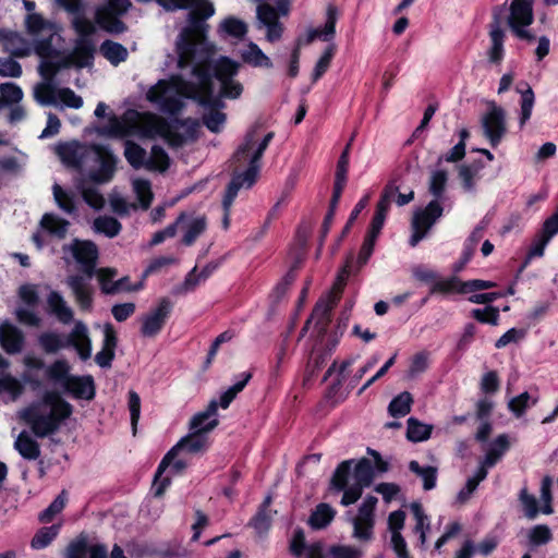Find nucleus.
Segmentation results:
<instances>
[{"label":"nucleus","mask_w":558,"mask_h":558,"mask_svg":"<svg viewBox=\"0 0 558 558\" xmlns=\"http://www.w3.org/2000/svg\"><path fill=\"white\" fill-rule=\"evenodd\" d=\"M168 11L189 9V25L182 29L177 40L180 68L191 66L193 81H184L179 75L160 80L151 86L146 98L166 113L179 112L186 99H195L206 105L211 95L208 63L215 53V46L207 40L208 25L204 20L215 14L214 4L208 0H156Z\"/></svg>","instance_id":"obj_1"},{"label":"nucleus","mask_w":558,"mask_h":558,"mask_svg":"<svg viewBox=\"0 0 558 558\" xmlns=\"http://www.w3.org/2000/svg\"><path fill=\"white\" fill-rule=\"evenodd\" d=\"M72 26L77 34L72 52L58 61L51 58L41 60L39 64L38 71L44 81L35 85L33 95L40 106L57 107L62 104L73 109H80L83 106L81 96L68 87L58 88L53 83L54 76L61 69L70 65L87 68L93 63L95 44L90 36L96 32L95 24L81 13H76L72 20Z\"/></svg>","instance_id":"obj_2"},{"label":"nucleus","mask_w":558,"mask_h":558,"mask_svg":"<svg viewBox=\"0 0 558 558\" xmlns=\"http://www.w3.org/2000/svg\"><path fill=\"white\" fill-rule=\"evenodd\" d=\"M198 123L193 119L177 120L172 124L149 112L126 110L121 117L111 114L106 125L98 129V134L108 137L137 135L153 138L163 137L172 147H180L196 137Z\"/></svg>","instance_id":"obj_3"},{"label":"nucleus","mask_w":558,"mask_h":558,"mask_svg":"<svg viewBox=\"0 0 558 558\" xmlns=\"http://www.w3.org/2000/svg\"><path fill=\"white\" fill-rule=\"evenodd\" d=\"M272 138V132L263 134L257 125L246 132L231 159L233 170L228 203L240 190L251 189L255 184L262 168V157Z\"/></svg>","instance_id":"obj_4"},{"label":"nucleus","mask_w":558,"mask_h":558,"mask_svg":"<svg viewBox=\"0 0 558 558\" xmlns=\"http://www.w3.org/2000/svg\"><path fill=\"white\" fill-rule=\"evenodd\" d=\"M62 258L65 263L75 260L83 268L86 277L82 275H73L66 278V284L71 289L78 306L86 311L92 307L93 290L89 279L94 275L95 266L98 259V248L96 244L89 240L74 239L61 248Z\"/></svg>","instance_id":"obj_5"},{"label":"nucleus","mask_w":558,"mask_h":558,"mask_svg":"<svg viewBox=\"0 0 558 558\" xmlns=\"http://www.w3.org/2000/svg\"><path fill=\"white\" fill-rule=\"evenodd\" d=\"M71 414L72 405L54 391L46 392L40 401L21 411V417L38 437L54 433Z\"/></svg>","instance_id":"obj_6"},{"label":"nucleus","mask_w":558,"mask_h":558,"mask_svg":"<svg viewBox=\"0 0 558 558\" xmlns=\"http://www.w3.org/2000/svg\"><path fill=\"white\" fill-rule=\"evenodd\" d=\"M373 480L374 469L368 459L363 458L357 462L345 460L336 469L330 485L343 492L341 505L347 507L360 499L363 489L368 487Z\"/></svg>","instance_id":"obj_7"},{"label":"nucleus","mask_w":558,"mask_h":558,"mask_svg":"<svg viewBox=\"0 0 558 558\" xmlns=\"http://www.w3.org/2000/svg\"><path fill=\"white\" fill-rule=\"evenodd\" d=\"M60 5L69 13L76 14L83 11L82 0H58ZM131 7L130 0H108L107 4L96 10L95 20L100 28L108 33H122L124 24L119 16L124 14Z\"/></svg>","instance_id":"obj_8"},{"label":"nucleus","mask_w":558,"mask_h":558,"mask_svg":"<svg viewBox=\"0 0 558 558\" xmlns=\"http://www.w3.org/2000/svg\"><path fill=\"white\" fill-rule=\"evenodd\" d=\"M208 447V436L203 433L190 430L161 460L155 475V495L161 496L170 484V477H161L171 459L178 454H197L204 452Z\"/></svg>","instance_id":"obj_9"},{"label":"nucleus","mask_w":558,"mask_h":558,"mask_svg":"<svg viewBox=\"0 0 558 558\" xmlns=\"http://www.w3.org/2000/svg\"><path fill=\"white\" fill-rule=\"evenodd\" d=\"M27 32L34 38L36 53L43 59L52 58L56 53L53 40L59 37L60 28L57 24L45 20L37 13H31L25 20Z\"/></svg>","instance_id":"obj_10"},{"label":"nucleus","mask_w":558,"mask_h":558,"mask_svg":"<svg viewBox=\"0 0 558 558\" xmlns=\"http://www.w3.org/2000/svg\"><path fill=\"white\" fill-rule=\"evenodd\" d=\"M241 63L228 57H219L213 63V73L219 83V96L236 99L243 92V85L235 78Z\"/></svg>","instance_id":"obj_11"},{"label":"nucleus","mask_w":558,"mask_h":558,"mask_svg":"<svg viewBox=\"0 0 558 558\" xmlns=\"http://www.w3.org/2000/svg\"><path fill=\"white\" fill-rule=\"evenodd\" d=\"M86 160L94 163L87 171V178L92 182L102 184L111 181L116 172L117 157L109 148L101 145L89 147Z\"/></svg>","instance_id":"obj_12"},{"label":"nucleus","mask_w":558,"mask_h":558,"mask_svg":"<svg viewBox=\"0 0 558 558\" xmlns=\"http://www.w3.org/2000/svg\"><path fill=\"white\" fill-rule=\"evenodd\" d=\"M376 505V497H365L359 507L357 513L351 519L352 537L360 543H369L374 539Z\"/></svg>","instance_id":"obj_13"},{"label":"nucleus","mask_w":558,"mask_h":558,"mask_svg":"<svg viewBox=\"0 0 558 558\" xmlns=\"http://www.w3.org/2000/svg\"><path fill=\"white\" fill-rule=\"evenodd\" d=\"M533 20V0H512L508 24L519 39L530 43L535 39L534 34L526 28Z\"/></svg>","instance_id":"obj_14"},{"label":"nucleus","mask_w":558,"mask_h":558,"mask_svg":"<svg viewBox=\"0 0 558 558\" xmlns=\"http://www.w3.org/2000/svg\"><path fill=\"white\" fill-rule=\"evenodd\" d=\"M442 206L438 199H434L427 204L424 209L414 213L411 228L412 235L410 238V245L415 246L425 238L428 230L433 227L438 218L442 215Z\"/></svg>","instance_id":"obj_15"},{"label":"nucleus","mask_w":558,"mask_h":558,"mask_svg":"<svg viewBox=\"0 0 558 558\" xmlns=\"http://www.w3.org/2000/svg\"><path fill=\"white\" fill-rule=\"evenodd\" d=\"M482 128L489 144L497 147L507 132L505 110L492 104L482 118Z\"/></svg>","instance_id":"obj_16"},{"label":"nucleus","mask_w":558,"mask_h":558,"mask_svg":"<svg viewBox=\"0 0 558 558\" xmlns=\"http://www.w3.org/2000/svg\"><path fill=\"white\" fill-rule=\"evenodd\" d=\"M172 303L168 299H161L158 305L142 318L141 332L144 337L153 338L162 329L170 312Z\"/></svg>","instance_id":"obj_17"},{"label":"nucleus","mask_w":558,"mask_h":558,"mask_svg":"<svg viewBox=\"0 0 558 558\" xmlns=\"http://www.w3.org/2000/svg\"><path fill=\"white\" fill-rule=\"evenodd\" d=\"M178 229L182 232V242L192 245L206 230L207 221L204 216L182 214L177 219Z\"/></svg>","instance_id":"obj_18"},{"label":"nucleus","mask_w":558,"mask_h":558,"mask_svg":"<svg viewBox=\"0 0 558 558\" xmlns=\"http://www.w3.org/2000/svg\"><path fill=\"white\" fill-rule=\"evenodd\" d=\"M256 13L259 24L267 28V40L272 43L280 39L282 25L279 22L278 11L268 3H262L257 7Z\"/></svg>","instance_id":"obj_19"},{"label":"nucleus","mask_w":558,"mask_h":558,"mask_svg":"<svg viewBox=\"0 0 558 558\" xmlns=\"http://www.w3.org/2000/svg\"><path fill=\"white\" fill-rule=\"evenodd\" d=\"M65 341L69 342V347L76 350L82 360L86 361L92 356V340L88 328L83 322L75 323Z\"/></svg>","instance_id":"obj_20"},{"label":"nucleus","mask_w":558,"mask_h":558,"mask_svg":"<svg viewBox=\"0 0 558 558\" xmlns=\"http://www.w3.org/2000/svg\"><path fill=\"white\" fill-rule=\"evenodd\" d=\"M218 403L211 400L204 411L196 413L190 421V430L207 435L218 425Z\"/></svg>","instance_id":"obj_21"},{"label":"nucleus","mask_w":558,"mask_h":558,"mask_svg":"<svg viewBox=\"0 0 558 558\" xmlns=\"http://www.w3.org/2000/svg\"><path fill=\"white\" fill-rule=\"evenodd\" d=\"M336 304L337 296L326 295L322 298L307 320V325L314 324L319 333L324 332L330 319V312Z\"/></svg>","instance_id":"obj_22"},{"label":"nucleus","mask_w":558,"mask_h":558,"mask_svg":"<svg viewBox=\"0 0 558 558\" xmlns=\"http://www.w3.org/2000/svg\"><path fill=\"white\" fill-rule=\"evenodd\" d=\"M117 333L111 324L104 326V343L102 349L96 354L95 362L102 368L110 367L114 357L117 347Z\"/></svg>","instance_id":"obj_23"},{"label":"nucleus","mask_w":558,"mask_h":558,"mask_svg":"<svg viewBox=\"0 0 558 558\" xmlns=\"http://www.w3.org/2000/svg\"><path fill=\"white\" fill-rule=\"evenodd\" d=\"M24 337L22 331L12 324L4 322L0 325V344L10 354L22 351Z\"/></svg>","instance_id":"obj_24"},{"label":"nucleus","mask_w":558,"mask_h":558,"mask_svg":"<svg viewBox=\"0 0 558 558\" xmlns=\"http://www.w3.org/2000/svg\"><path fill=\"white\" fill-rule=\"evenodd\" d=\"M63 388L77 399L90 400L95 396L94 380L90 376L72 375Z\"/></svg>","instance_id":"obj_25"},{"label":"nucleus","mask_w":558,"mask_h":558,"mask_svg":"<svg viewBox=\"0 0 558 558\" xmlns=\"http://www.w3.org/2000/svg\"><path fill=\"white\" fill-rule=\"evenodd\" d=\"M490 48L488 59L493 63H499L504 58L505 31L501 28L500 19L495 16L489 26Z\"/></svg>","instance_id":"obj_26"},{"label":"nucleus","mask_w":558,"mask_h":558,"mask_svg":"<svg viewBox=\"0 0 558 558\" xmlns=\"http://www.w3.org/2000/svg\"><path fill=\"white\" fill-rule=\"evenodd\" d=\"M70 228V222L54 214H45L40 219V229L58 240H63Z\"/></svg>","instance_id":"obj_27"},{"label":"nucleus","mask_w":558,"mask_h":558,"mask_svg":"<svg viewBox=\"0 0 558 558\" xmlns=\"http://www.w3.org/2000/svg\"><path fill=\"white\" fill-rule=\"evenodd\" d=\"M48 306L51 313L57 317V319L62 324H69L72 322L74 312L68 305L64 298L57 291L50 292L47 298Z\"/></svg>","instance_id":"obj_28"},{"label":"nucleus","mask_w":558,"mask_h":558,"mask_svg":"<svg viewBox=\"0 0 558 558\" xmlns=\"http://www.w3.org/2000/svg\"><path fill=\"white\" fill-rule=\"evenodd\" d=\"M509 439L507 435H499L490 445L484 460L481 462L478 469H484L487 472V469L493 468L505 454V452L509 449Z\"/></svg>","instance_id":"obj_29"},{"label":"nucleus","mask_w":558,"mask_h":558,"mask_svg":"<svg viewBox=\"0 0 558 558\" xmlns=\"http://www.w3.org/2000/svg\"><path fill=\"white\" fill-rule=\"evenodd\" d=\"M88 150L89 148L77 144H65L59 146L58 154L66 166L81 168Z\"/></svg>","instance_id":"obj_30"},{"label":"nucleus","mask_w":558,"mask_h":558,"mask_svg":"<svg viewBox=\"0 0 558 558\" xmlns=\"http://www.w3.org/2000/svg\"><path fill=\"white\" fill-rule=\"evenodd\" d=\"M240 57L244 63L254 68H271L272 62L262 49L253 41H250L244 49L241 50Z\"/></svg>","instance_id":"obj_31"},{"label":"nucleus","mask_w":558,"mask_h":558,"mask_svg":"<svg viewBox=\"0 0 558 558\" xmlns=\"http://www.w3.org/2000/svg\"><path fill=\"white\" fill-rule=\"evenodd\" d=\"M482 169L483 165L481 162L461 165L458 168V177L465 192H473L475 190L476 183L481 178Z\"/></svg>","instance_id":"obj_32"},{"label":"nucleus","mask_w":558,"mask_h":558,"mask_svg":"<svg viewBox=\"0 0 558 558\" xmlns=\"http://www.w3.org/2000/svg\"><path fill=\"white\" fill-rule=\"evenodd\" d=\"M14 447L27 460H36L40 454L39 445L25 432L17 436Z\"/></svg>","instance_id":"obj_33"},{"label":"nucleus","mask_w":558,"mask_h":558,"mask_svg":"<svg viewBox=\"0 0 558 558\" xmlns=\"http://www.w3.org/2000/svg\"><path fill=\"white\" fill-rule=\"evenodd\" d=\"M335 509L328 504H319L308 519V524L314 530L325 529L333 520Z\"/></svg>","instance_id":"obj_34"},{"label":"nucleus","mask_w":558,"mask_h":558,"mask_svg":"<svg viewBox=\"0 0 558 558\" xmlns=\"http://www.w3.org/2000/svg\"><path fill=\"white\" fill-rule=\"evenodd\" d=\"M38 343L43 351L48 354L57 353L60 350L69 347V342L65 341V338L54 331H47L41 333L38 337Z\"/></svg>","instance_id":"obj_35"},{"label":"nucleus","mask_w":558,"mask_h":558,"mask_svg":"<svg viewBox=\"0 0 558 558\" xmlns=\"http://www.w3.org/2000/svg\"><path fill=\"white\" fill-rule=\"evenodd\" d=\"M409 469L412 473L418 476L423 482V488L425 490H430L436 486L437 478V468L427 465L422 466L415 460L410 461Z\"/></svg>","instance_id":"obj_36"},{"label":"nucleus","mask_w":558,"mask_h":558,"mask_svg":"<svg viewBox=\"0 0 558 558\" xmlns=\"http://www.w3.org/2000/svg\"><path fill=\"white\" fill-rule=\"evenodd\" d=\"M515 89L521 95V112L519 124L520 128H523L531 118L535 96L529 84H524V87L517 86Z\"/></svg>","instance_id":"obj_37"},{"label":"nucleus","mask_w":558,"mask_h":558,"mask_svg":"<svg viewBox=\"0 0 558 558\" xmlns=\"http://www.w3.org/2000/svg\"><path fill=\"white\" fill-rule=\"evenodd\" d=\"M100 52L113 65L125 61L129 56L124 46L112 40L104 41L100 46Z\"/></svg>","instance_id":"obj_38"},{"label":"nucleus","mask_w":558,"mask_h":558,"mask_svg":"<svg viewBox=\"0 0 558 558\" xmlns=\"http://www.w3.org/2000/svg\"><path fill=\"white\" fill-rule=\"evenodd\" d=\"M410 508L416 521L414 532L420 534L421 546L425 547L427 542V532L430 527L428 517L425 514L422 505L418 502H412Z\"/></svg>","instance_id":"obj_39"},{"label":"nucleus","mask_w":558,"mask_h":558,"mask_svg":"<svg viewBox=\"0 0 558 558\" xmlns=\"http://www.w3.org/2000/svg\"><path fill=\"white\" fill-rule=\"evenodd\" d=\"M124 157L135 169L145 168L147 160L146 150L132 141L124 143Z\"/></svg>","instance_id":"obj_40"},{"label":"nucleus","mask_w":558,"mask_h":558,"mask_svg":"<svg viewBox=\"0 0 558 558\" xmlns=\"http://www.w3.org/2000/svg\"><path fill=\"white\" fill-rule=\"evenodd\" d=\"M220 34L242 39L247 33V25L234 16L222 20L218 28Z\"/></svg>","instance_id":"obj_41"},{"label":"nucleus","mask_w":558,"mask_h":558,"mask_svg":"<svg viewBox=\"0 0 558 558\" xmlns=\"http://www.w3.org/2000/svg\"><path fill=\"white\" fill-rule=\"evenodd\" d=\"M70 369L71 366L65 360H57L51 365H49L46 369L47 377L57 383L60 384L62 387L68 383L70 377Z\"/></svg>","instance_id":"obj_42"},{"label":"nucleus","mask_w":558,"mask_h":558,"mask_svg":"<svg viewBox=\"0 0 558 558\" xmlns=\"http://www.w3.org/2000/svg\"><path fill=\"white\" fill-rule=\"evenodd\" d=\"M0 95H1V108L3 106H12L16 104H21L24 97V93L22 88L12 82H5L0 84Z\"/></svg>","instance_id":"obj_43"},{"label":"nucleus","mask_w":558,"mask_h":558,"mask_svg":"<svg viewBox=\"0 0 558 558\" xmlns=\"http://www.w3.org/2000/svg\"><path fill=\"white\" fill-rule=\"evenodd\" d=\"M96 275L100 289L105 294H117L119 282H114V278L118 275L116 268L105 267L94 271Z\"/></svg>","instance_id":"obj_44"},{"label":"nucleus","mask_w":558,"mask_h":558,"mask_svg":"<svg viewBox=\"0 0 558 558\" xmlns=\"http://www.w3.org/2000/svg\"><path fill=\"white\" fill-rule=\"evenodd\" d=\"M4 49L15 57H26L31 53V48L25 39L16 34L10 33L4 37Z\"/></svg>","instance_id":"obj_45"},{"label":"nucleus","mask_w":558,"mask_h":558,"mask_svg":"<svg viewBox=\"0 0 558 558\" xmlns=\"http://www.w3.org/2000/svg\"><path fill=\"white\" fill-rule=\"evenodd\" d=\"M122 229L121 223L109 216H100L93 222V230L97 233H102L108 238L117 236Z\"/></svg>","instance_id":"obj_46"},{"label":"nucleus","mask_w":558,"mask_h":558,"mask_svg":"<svg viewBox=\"0 0 558 558\" xmlns=\"http://www.w3.org/2000/svg\"><path fill=\"white\" fill-rule=\"evenodd\" d=\"M413 399L410 392L403 391L395 397L388 407V412L393 417L405 416L411 411Z\"/></svg>","instance_id":"obj_47"},{"label":"nucleus","mask_w":558,"mask_h":558,"mask_svg":"<svg viewBox=\"0 0 558 558\" xmlns=\"http://www.w3.org/2000/svg\"><path fill=\"white\" fill-rule=\"evenodd\" d=\"M53 198L60 209L73 215L76 211L74 194L63 190L59 184L52 186Z\"/></svg>","instance_id":"obj_48"},{"label":"nucleus","mask_w":558,"mask_h":558,"mask_svg":"<svg viewBox=\"0 0 558 558\" xmlns=\"http://www.w3.org/2000/svg\"><path fill=\"white\" fill-rule=\"evenodd\" d=\"M133 191L143 209H147L154 198L151 184L148 180L136 178L132 181Z\"/></svg>","instance_id":"obj_49"},{"label":"nucleus","mask_w":558,"mask_h":558,"mask_svg":"<svg viewBox=\"0 0 558 558\" xmlns=\"http://www.w3.org/2000/svg\"><path fill=\"white\" fill-rule=\"evenodd\" d=\"M407 423V437L409 440L418 442L429 438L433 428L430 425L421 423L414 417H410Z\"/></svg>","instance_id":"obj_50"},{"label":"nucleus","mask_w":558,"mask_h":558,"mask_svg":"<svg viewBox=\"0 0 558 558\" xmlns=\"http://www.w3.org/2000/svg\"><path fill=\"white\" fill-rule=\"evenodd\" d=\"M61 524L41 527L33 537L31 546L34 549L46 548L59 534Z\"/></svg>","instance_id":"obj_51"},{"label":"nucleus","mask_w":558,"mask_h":558,"mask_svg":"<svg viewBox=\"0 0 558 558\" xmlns=\"http://www.w3.org/2000/svg\"><path fill=\"white\" fill-rule=\"evenodd\" d=\"M430 292L432 293H442V294H449V293L464 294L463 281H461L456 276H452V277L444 279V280H437V282H435L432 286Z\"/></svg>","instance_id":"obj_52"},{"label":"nucleus","mask_w":558,"mask_h":558,"mask_svg":"<svg viewBox=\"0 0 558 558\" xmlns=\"http://www.w3.org/2000/svg\"><path fill=\"white\" fill-rule=\"evenodd\" d=\"M169 167V157L166 151L158 147L154 146L151 148L149 157H147L145 168L148 170H155L163 172Z\"/></svg>","instance_id":"obj_53"},{"label":"nucleus","mask_w":558,"mask_h":558,"mask_svg":"<svg viewBox=\"0 0 558 558\" xmlns=\"http://www.w3.org/2000/svg\"><path fill=\"white\" fill-rule=\"evenodd\" d=\"M68 502V494L62 490L56 499L39 514V521L43 523H49L53 518L59 514Z\"/></svg>","instance_id":"obj_54"},{"label":"nucleus","mask_w":558,"mask_h":558,"mask_svg":"<svg viewBox=\"0 0 558 558\" xmlns=\"http://www.w3.org/2000/svg\"><path fill=\"white\" fill-rule=\"evenodd\" d=\"M487 476V472L484 469H477L475 474L468 478L465 486L458 493L457 499L461 504H464L471 495L475 492L478 484L484 481Z\"/></svg>","instance_id":"obj_55"},{"label":"nucleus","mask_w":558,"mask_h":558,"mask_svg":"<svg viewBox=\"0 0 558 558\" xmlns=\"http://www.w3.org/2000/svg\"><path fill=\"white\" fill-rule=\"evenodd\" d=\"M24 388L20 380L11 375L0 376V393L7 392L11 401H15L23 392Z\"/></svg>","instance_id":"obj_56"},{"label":"nucleus","mask_w":558,"mask_h":558,"mask_svg":"<svg viewBox=\"0 0 558 558\" xmlns=\"http://www.w3.org/2000/svg\"><path fill=\"white\" fill-rule=\"evenodd\" d=\"M527 538L530 545L541 546L549 543L553 538V534L546 524H538L529 531Z\"/></svg>","instance_id":"obj_57"},{"label":"nucleus","mask_w":558,"mask_h":558,"mask_svg":"<svg viewBox=\"0 0 558 558\" xmlns=\"http://www.w3.org/2000/svg\"><path fill=\"white\" fill-rule=\"evenodd\" d=\"M78 190L81 191L84 202L92 208L96 210L104 208L106 202L102 194L97 189L80 185Z\"/></svg>","instance_id":"obj_58"},{"label":"nucleus","mask_w":558,"mask_h":558,"mask_svg":"<svg viewBox=\"0 0 558 558\" xmlns=\"http://www.w3.org/2000/svg\"><path fill=\"white\" fill-rule=\"evenodd\" d=\"M448 173L445 170H436L432 172L429 178V192L436 197H440L447 185Z\"/></svg>","instance_id":"obj_59"},{"label":"nucleus","mask_w":558,"mask_h":558,"mask_svg":"<svg viewBox=\"0 0 558 558\" xmlns=\"http://www.w3.org/2000/svg\"><path fill=\"white\" fill-rule=\"evenodd\" d=\"M519 500L523 507L525 517L530 520L535 519L539 512L536 498L531 495L526 488H522L519 494Z\"/></svg>","instance_id":"obj_60"},{"label":"nucleus","mask_w":558,"mask_h":558,"mask_svg":"<svg viewBox=\"0 0 558 558\" xmlns=\"http://www.w3.org/2000/svg\"><path fill=\"white\" fill-rule=\"evenodd\" d=\"M21 64L9 57H0V76L17 78L22 75Z\"/></svg>","instance_id":"obj_61"},{"label":"nucleus","mask_w":558,"mask_h":558,"mask_svg":"<svg viewBox=\"0 0 558 558\" xmlns=\"http://www.w3.org/2000/svg\"><path fill=\"white\" fill-rule=\"evenodd\" d=\"M331 558H362L361 548L351 545H333L329 548Z\"/></svg>","instance_id":"obj_62"},{"label":"nucleus","mask_w":558,"mask_h":558,"mask_svg":"<svg viewBox=\"0 0 558 558\" xmlns=\"http://www.w3.org/2000/svg\"><path fill=\"white\" fill-rule=\"evenodd\" d=\"M203 122L208 130H210L214 133H218L221 131L226 122V114L219 110L213 109L204 114Z\"/></svg>","instance_id":"obj_63"},{"label":"nucleus","mask_w":558,"mask_h":558,"mask_svg":"<svg viewBox=\"0 0 558 558\" xmlns=\"http://www.w3.org/2000/svg\"><path fill=\"white\" fill-rule=\"evenodd\" d=\"M88 541L86 537H78L66 548L65 558H87Z\"/></svg>","instance_id":"obj_64"}]
</instances>
